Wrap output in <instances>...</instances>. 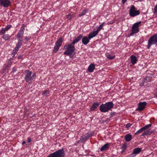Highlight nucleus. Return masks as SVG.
I'll list each match as a JSON object with an SVG mask.
<instances>
[{
  "instance_id": "26",
  "label": "nucleus",
  "mask_w": 157,
  "mask_h": 157,
  "mask_svg": "<svg viewBox=\"0 0 157 157\" xmlns=\"http://www.w3.org/2000/svg\"><path fill=\"white\" fill-rule=\"evenodd\" d=\"M11 37V36H10L8 34H4L2 36V38L5 40L7 41L9 40Z\"/></svg>"
},
{
  "instance_id": "42",
  "label": "nucleus",
  "mask_w": 157,
  "mask_h": 157,
  "mask_svg": "<svg viewBox=\"0 0 157 157\" xmlns=\"http://www.w3.org/2000/svg\"><path fill=\"white\" fill-rule=\"evenodd\" d=\"M127 0H122V4H124L127 1Z\"/></svg>"
},
{
  "instance_id": "1",
  "label": "nucleus",
  "mask_w": 157,
  "mask_h": 157,
  "mask_svg": "<svg viewBox=\"0 0 157 157\" xmlns=\"http://www.w3.org/2000/svg\"><path fill=\"white\" fill-rule=\"evenodd\" d=\"M113 105H114L112 102H107L101 105L99 107V110L101 112H107L112 109Z\"/></svg>"
},
{
  "instance_id": "35",
  "label": "nucleus",
  "mask_w": 157,
  "mask_h": 157,
  "mask_svg": "<svg viewBox=\"0 0 157 157\" xmlns=\"http://www.w3.org/2000/svg\"><path fill=\"white\" fill-rule=\"evenodd\" d=\"M67 18L69 20H71L72 18V15L71 13H69L67 15Z\"/></svg>"
},
{
  "instance_id": "30",
  "label": "nucleus",
  "mask_w": 157,
  "mask_h": 157,
  "mask_svg": "<svg viewBox=\"0 0 157 157\" xmlns=\"http://www.w3.org/2000/svg\"><path fill=\"white\" fill-rule=\"evenodd\" d=\"M106 57L109 59H113L115 57V56H111L110 54H108L106 55Z\"/></svg>"
},
{
  "instance_id": "14",
  "label": "nucleus",
  "mask_w": 157,
  "mask_h": 157,
  "mask_svg": "<svg viewBox=\"0 0 157 157\" xmlns=\"http://www.w3.org/2000/svg\"><path fill=\"white\" fill-rule=\"evenodd\" d=\"M90 40L88 36H84L82 39V42L84 45H86L89 42Z\"/></svg>"
},
{
  "instance_id": "20",
  "label": "nucleus",
  "mask_w": 157,
  "mask_h": 157,
  "mask_svg": "<svg viewBox=\"0 0 157 157\" xmlns=\"http://www.w3.org/2000/svg\"><path fill=\"white\" fill-rule=\"evenodd\" d=\"M109 143H106L100 149L101 151H103L106 150L108 149L109 148Z\"/></svg>"
},
{
  "instance_id": "11",
  "label": "nucleus",
  "mask_w": 157,
  "mask_h": 157,
  "mask_svg": "<svg viewBox=\"0 0 157 157\" xmlns=\"http://www.w3.org/2000/svg\"><path fill=\"white\" fill-rule=\"evenodd\" d=\"M94 134L93 132H89L81 137V140L82 141L86 140L89 139V138L92 136Z\"/></svg>"
},
{
  "instance_id": "18",
  "label": "nucleus",
  "mask_w": 157,
  "mask_h": 157,
  "mask_svg": "<svg viewBox=\"0 0 157 157\" xmlns=\"http://www.w3.org/2000/svg\"><path fill=\"white\" fill-rule=\"evenodd\" d=\"M83 35L82 34H80L75 39L72 44H73L74 45L75 44V43L78 42L81 39Z\"/></svg>"
},
{
  "instance_id": "22",
  "label": "nucleus",
  "mask_w": 157,
  "mask_h": 157,
  "mask_svg": "<svg viewBox=\"0 0 157 157\" xmlns=\"http://www.w3.org/2000/svg\"><path fill=\"white\" fill-rule=\"evenodd\" d=\"M124 138L126 141L129 142L132 139V136L130 134H127L125 136Z\"/></svg>"
},
{
  "instance_id": "29",
  "label": "nucleus",
  "mask_w": 157,
  "mask_h": 157,
  "mask_svg": "<svg viewBox=\"0 0 157 157\" xmlns=\"http://www.w3.org/2000/svg\"><path fill=\"white\" fill-rule=\"evenodd\" d=\"M19 49L17 48H15L13 50L12 54L13 55L16 54L18 51Z\"/></svg>"
},
{
  "instance_id": "17",
  "label": "nucleus",
  "mask_w": 157,
  "mask_h": 157,
  "mask_svg": "<svg viewBox=\"0 0 157 157\" xmlns=\"http://www.w3.org/2000/svg\"><path fill=\"white\" fill-rule=\"evenodd\" d=\"M142 151V148H136L134 149L133 152L131 153L132 155H133L134 154L136 155L140 153Z\"/></svg>"
},
{
  "instance_id": "7",
  "label": "nucleus",
  "mask_w": 157,
  "mask_h": 157,
  "mask_svg": "<svg viewBox=\"0 0 157 157\" xmlns=\"http://www.w3.org/2000/svg\"><path fill=\"white\" fill-rule=\"evenodd\" d=\"M63 38L61 37L59 38L55 43V45L53 50V53L55 54L57 52L59 48L61 46L63 41Z\"/></svg>"
},
{
  "instance_id": "43",
  "label": "nucleus",
  "mask_w": 157,
  "mask_h": 157,
  "mask_svg": "<svg viewBox=\"0 0 157 157\" xmlns=\"http://www.w3.org/2000/svg\"><path fill=\"white\" fill-rule=\"evenodd\" d=\"M26 143V142L25 141H23L22 142V145H24V144H25Z\"/></svg>"
},
{
  "instance_id": "24",
  "label": "nucleus",
  "mask_w": 157,
  "mask_h": 157,
  "mask_svg": "<svg viewBox=\"0 0 157 157\" xmlns=\"http://www.w3.org/2000/svg\"><path fill=\"white\" fill-rule=\"evenodd\" d=\"M152 133V132L151 130H147L145 131L141 135L142 136H144L150 135Z\"/></svg>"
},
{
  "instance_id": "13",
  "label": "nucleus",
  "mask_w": 157,
  "mask_h": 157,
  "mask_svg": "<svg viewBox=\"0 0 157 157\" xmlns=\"http://www.w3.org/2000/svg\"><path fill=\"white\" fill-rule=\"evenodd\" d=\"M24 31L19 30L17 33L16 36L18 39V40H23V36Z\"/></svg>"
},
{
  "instance_id": "21",
  "label": "nucleus",
  "mask_w": 157,
  "mask_h": 157,
  "mask_svg": "<svg viewBox=\"0 0 157 157\" xmlns=\"http://www.w3.org/2000/svg\"><path fill=\"white\" fill-rule=\"evenodd\" d=\"M131 62L133 64H135L136 63L137 59L134 55H132L130 56Z\"/></svg>"
},
{
  "instance_id": "3",
  "label": "nucleus",
  "mask_w": 157,
  "mask_h": 157,
  "mask_svg": "<svg viewBox=\"0 0 157 157\" xmlns=\"http://www.w3.org/2000/svg\"><path fill=\"white\" fill-rule=\"evenodd\" d=\"M64 48H67L66 50L64 52V54L70 56L75 52V48L72 44H68L64 46Z\"/></svg>"
},
{
  "instance_id": "5",
  "label": "nucleus",
  "mask_w": 157,
  "mask_h": 157,
  "mask_svg": "<svg viewBox=\"0 0 157 157\" xmlns=\"http://www.w3.org/2000/svg\"><path fill=\"white\" fill-rule=\"evenodd\" d=\"M25 79L26 82H28L29 81H32L35 79L36 74L34 73L32 75V72L29 70L25 71Z\"/></svg>"
},
{
  "instance_id": "37",
  "label": "nucleus",
  "mask_w": 157,
  "mask_h": 157,
  "mask_svg": "<svg viewBox=\"0 0 157 157\" xmlns=\"http://www.w3.org/2000/svg\"><path fill=\"white\" fill-rule=\"evenodd\" d=\"M157 12V4L155 5L153 13H155Z\"/></svg>"
},
{
  "instance_id": "36",
  "label": "nucleus",
  "mask_w": 157,
  "mask_h": 157,
  "mask_svg": "<svg viewBox=\"0 0 157 157\" xmlns=\"http://www.w3.org/2000/svg\"><path fill=\"white\" fill-rule=\"evenodd\" d=\"M25 27L26 26L24 24H22V26L21 27V29L20 30L24 31L25 29Z\"/></svg>"
},
{
  "instance_id": "16",
  "label": "nucleus",
  "mask_w": 157,
  "mask_h": 157,
  "mask_svg": "<svg viewBox=\"0 0 157 157\" xmlns=\"http://www.w3.org/2000/svg\"><path fill=\"white\" fill-rule=\"evenodd\" d=\"M98 32L96 30L95 31H94L92 32H91L90 33L88 36L89 38L90 39L96 36H97L98 33Z\"/></svg>"
},
{
  "instance_id": "34",
  "label": "nucleus",
  "mask_w": 157,
  "mask_h": 157,
  "mask_svg": "<svg viewBox=\"0 0 157 157\" xmlns=\"http://www.w3.org/2000/svg\"><path fill=\"white\" fill-rule=\"evenodd\" d=\"M6 31V30H5V29H4L2 28V29L1 30V31L0 32V35H3L5 33Z\"/></svg>"
},
{
  "instance_id": "32",
  "label": "nucleus",
  "mask_w": 157,
  "mask_h": 157,
  "mask_svg": "<svg viewBox=\"0 0 157 157\" xmlns=\"http://www.w3.org/2000/svg\"><path fill=\"white\" fill-rule=\"evenodd\" d=\"M31 38V37L29 36H26L25 37V38L24 39L25 41V44H27V42H28V41L30 40Z\"/></svg>"
},
{
  "instance_id": "25",
  "label": "nucleus",
  "mask_w": 157,
  "mask_h": 157,
  "mask_svg": "<svg viewBox=\"0 0 157 157\" xmlns=\"http://www.w3.org/2000/svg\"><path fill=\"white\" fill-rule=\"evenodd\" d=\"M88 9L83 10L78 14L79 17H80L85 15L88 12Z\"/></svg>"
},
{
  "instance_id": "6",
  "label": "nucleus",
  "mask_w": 157,
  "mask_h": 157,
  "mask_svg": "<svg viewBox=\"0 0 157 157\" xmlns=\"http://www.w3.org/2000/svg\"><path fill=\"white\" fill-rule=\"evenodd\" d=\"M155 44L157 46V34H155L151 36L148 40L147 48L149 49L151 46L152 45Z\"/></svg>"
},
{
  "instance_id": "23",
  "label": "nucleus",
  "mask_w": 157,
  "mask_h": 157,
  "mask_svg": "<svg viewBox=\"0 0 157 157\" xmlns=\"http://www.w3.org/2000/svg\"><path fill=\"white\" fill-rule=\"evenodd\" d=\"M22 41L21 40H18L17 43L16 44V46L15 47L19 49L22 45Z\"/></svg>"
},
{
  "instance_id": "40",
  "label": "nucleus",
  "mask_w": 157,
  "mask_h": 157,
  "mask_svg": "<svg viewBox=\"0 0 157 157\" xmlns=\"http://www.w3.org/2000/svg\"><path fill=\"white\" fill-rule=\"evenodd\" d=\"M22 55H20L18 56V59H21L22 58Z\"/></svg>"
},
{
  "instance_id": "27",
  "label": "nucleus",
  "mask_w": 157,
  "mask_h": 157,
  "mask_svg": "<svg viewBox=\"0 0 157 157\" xmlns=\"http://www.w3.org/2000/svg\"><path fill=\"white\" fill-rule=\"evenodd\" d=\"M105 24V22L102 23L101 25H100L97 28V29L96 30L98 33L101 29H103V27Z\"/></svg>"
},
{
  "instance_id": "2",
  "label": "nucleus",
  "mask_w": 157,
  "mask_h": 157,
  "mask_svg": "<svg viewBox=\"0 0 157 157\" xmlns=\"http://www.w3.org/2000/svg\"><path fill=\"white\" fill-rule=\"evenodd\" d=\"M144 23V22L141 21L135 23L132 26L131 32L130 34V36H133L135 34L138 33L139 31V27L143 25Z\"/></svg>"
},
{
  "instance_id": "8",
  "label": "nucleus",
  "mask_w": 157,
  "mask_h": 157,
  "mask_svg": "<svg viewBox=\"0 0 157 157\" xmlns=\"http://www.w3.org/2000/svg\"><path fill=\"white\" fill-rule=\"evenodd\" d=\"M139 10H136L135 6L132 5L131 6V8L129 10V15L132 17L137 16L140 14Z\"/></svg>"
},
{
  "instance_id": "12",
  "label": "nucleus",
  "mask_w": 157,
  "mask_h": 157,
  "mask_svg": "<svg viewBox=\"0 0 157 157\" xmlns=\"http://www.w3.org/2000/svg\"><path fill=\"white\" fill-rule=\"evenodd\" d=\"M152 125L151 124H149L145 125L144 126L142 127L139 130L135 133V135H136L138 134L141 133L142 132L145 131L146 129L150 127Z\"/></svg>"
},
{
  "instance_id": "10",
  "label": "nucleus",
  "mask_w": 157,
  "mask_h": 157,
  "mask_svg": "<svg viewBox=\"0 0 157 157\" xmlns=\"http://www.w3.org/2000/svg\"><path fill=\"white\" fill-rule=\"evenodd\" d=\"M11 3L10 0H0V5L4 7H8Z\"/></svg>"
},
{
  "instance_id": "31",
  "label": "nucleus",
  "mask_w": 157,
  "mask_h": 157,
  "mask_svg": "<svg viewBox=\"0 0 157 157\" xmlns=\"http://www.w3.org/2000/svg\"><path fill=\"white\" fill-rule=\"evenodd\" d=\"M127 146L126 144H123L122 146V152H124L127 149Z\"/></svg>"
},
{
  "instance_id": "4",
  "label": "nucleus",
  "mask_w": 157,
  "mask_h": 157,
  "mask_svg": "<svg viewBox=\"0 0 157 157\" xmlns=\"http://www.w3.org/2000/svg\"><path fill=\"white\" fill-rule=\"evenodd\" d=\"M65 156V151L63 149H61L50 154L47 157H64Z\"/></svg>"
},
{
  "instance_id": "38",
  "label": "nucleus",
  "mask_w": 157,
  "mask_h": 157,
  "mask_svg": "<svg viewBox=\"0 0 157 157\" xmlns=\"http://www.w3.org/2000/svg\"><path fill=\"white\" fill-rule=\"evenodd\" d=\"M132 125V124H131L130 123H128L126 125L125 127L126 128H128L130 127Z\"/></svg>"
},
{
  "instance_id": "15",
  "label": "nucleus",
  "mask_w": 157,
  "mask_h": 157,
  "mask_svg": "<svg viewBox=\"0 0 157 157\" xmlns=\"http://www.w3.org/2000/svg\"><path fill=\"white\" fill-rule=\"evenodd\" d=\"M99 103L98 102H95L93 103L91 108H90V111H93L94 110L99 106Z\"/></svg>"
},
{
  "instance_id": "28",
  "label": "nucleus",
  "mask_w": 157,
  "mask_h": 157,
  "mask_svg": "<svg viewBox=\"0 0 157 157\" xmlns=\"http://www.w3.org/2000/svg\"><path fill=\"white\" fill-rule=\"evenodd\" d=\"M49 93L50 91L48 90H46L43 92L42 95L44 96H46Z\"/></svg>"
},
{
  "instance_id": "19",
  "label": "nucleus",
  "mask_w": 157,
  "mask_h": 157,
  "mask_svg": "<svg viewBox=\"0 0 157 157\" xmlns=\"http://www.w3.org/2000/svg\"><path fill=\"white\" fill-rule=\"evenodd\" d=\"M95 68V66L94 64L91 63L88 67V71L90 72H92Z\"/></svg>"
},
{
  "instance_id": "44",
  "label": "nucleus",
  "mask_w": 157,
  "mask_h": 157,
  "mask_svg": "<svg viewBox=\"0 0 157 157\" xmlns=\"http://www.w3.org/2000/svg\"><path fill=\"white\" fill-rule=\"evenodd\" d=\"M16 71V70H15V68H13V72H14L15 71Z\"/></svg>"
},
{
  "instance_id": "39",
  "label": "nucleus",
  "mask_w": 157,
  "mask_h": 157,
  "mask_svg": "<svg viewBox=\"0 0 157 157\" xmlns=\"http://www.w3.org/2000/svg\"><path fill=\"white\" fill-rule=\"evenodd\" d=\"M27 140L28 143H30L31 141V139L30 137H29L27 138Z\"/></svg>"
},
{
  "instance_id": "33",
  "label": "nucleus",
  "mask_w": 157,
  "mask_h": 157,
  "mask_svg": "<svg viewBox=\"0 0 157 157\" xmlns=\"http://www.w3.org/2000/svg\"><path fill=\"white\" fill-rule=\"evenodd\" d=\"M12 26L11 25H8L6 26L5 28L4 29L6 31H8L10 28H11Z\"/></svg>"
},
{
  "instance_id": "41",
  "label": "nucleus",
  "mask_w": 157,
  "mask_h": 157,
  "mask_svg": "<svg viewBox=\"0 0 157 157\" xmlns=\"http://www.w3.org/2000/svg\"><path fill=\"white\" fill-rule=\"evenodd\" d=\"M114 22V21H110L109 22H108V25L112 24H113V23Z\"/></svg>"
},
{
  "instance_id": "9",
  "label": "nucleus",
  "mask_w": 157,
  "mask_h": 157,
  "mask_svg": "<svg viewBox=\"0 0 157 157\" xmlns=\"http://www.w3.org/2000/svg\"><path fill=\"white\" fill-rule=\"evenodd\" d=\"M147 105L146 102H140L138 104V108L136 109V110L141 112L144 110L145 108Z\"/></svg>"
}]
</instances>
